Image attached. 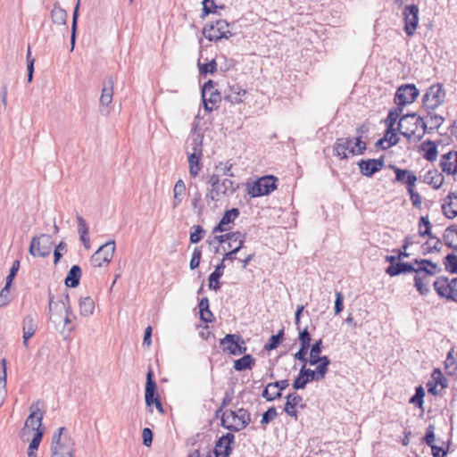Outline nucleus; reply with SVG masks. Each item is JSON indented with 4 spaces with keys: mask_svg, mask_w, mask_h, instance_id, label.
Masks as SVG:
<instances>
[{
    "mask_svg": "<svg viewBox=\"0 0 457 457\" xmlns=\"http://www.w3.org/2000/svg\"><path fill=\"white\" fill-rule=\"evenodd\" d=\"M426 114L420 115L416 112H409L403 115L398 122L397 129L400 134L408 140L415 136V132L419 127L422 129V133L417 136V140L422 139L423 136L428 133L431 134L438 129L445 121V118L435 113V110H425Z\"/></svg>",
    "mask_w": 457,
    "mask_h": 457,
    "instance_id": "nucleus-1",
    "label": "nucleus"
},
{
    "mask_svg": "<svg viewBox=\"0 0 457 457\" xmlns=\"http://www.w3.org/2000/svg\"><path fill=\"white\" fill-rule=\"evenodd\" d=\"M414 272L416 275L414 276V287L416 290L419 292L420 295H427L430 293V289L428 286H426L421 277L420 276L421 273L428 276H433V270H428V267H418L412 263L402 262V260L398 261L395 266L390 269V273L388 274L390 277H396L401 274L412 273Z\"/></svg>",
    "mask_w": 457,
    "mask_h": 457,
    "instance_id": "nucleus-2",
    "label": "nucleus"
},
{
    "mask_svg": "<svg viewBox=\"0 0 457 457\" xmlns=\"http://www.w3.org/2000/svg\"><path fill=\"white\" fill-rule=\"evenodd\" d=\"M206 183L211 186V189L206 194V198L212 201H218L220 196H231L239 188L237 182L230 179L220 180L218 174L208 175Z\"/></svg>",
    "mask_w": 457,
    "mask_h": 457,
    "instance_id": "nucleus-3",
    "label": "nucleus"
},
{
    "mask_svg": "<svg viewBox=\"0 0 457 457\" xmlns=\"http://www.w3.org/2000/svg\"><path fill=\"white\" fill-rule=\"evenodd\" d=\"M74 453V440L66 433L64 427L59 428L52 436V457H73Z\"/></svg>",
    "mask_w": 457,
    "mask_h": 457,
    "instance_id": "nucleus-4",
    "label": "nucleus"
},
{
    "mask_svg": "<svg viewBox=\"0 0 457 457\" xmlns=\"http://www.w3.org/2000/svg\"><path fill=\"white\" fill-rule=\"evenodd\" d=\"M277 177L273 175L262 176L257 179L252 185L246 184L247 194L252 198L268 195L277 189Z\"/></svg>",
    "mask_w": 457,
    "mask_h": 457,
    "instance_id": "nucleus-5",
    "label": "nucleus"
},
{
    "mask_svg": "<svg viewBox=\"0 0 457 457\" xmlns=\"http://www.w3.org/2000/svg\"><path fill=\"white\" fill-rule=\"evenodd\" d=\"M210 42H218L223 38H229L233 33L229 30V23L225 20L206 23L202 31Z\"/></svg>",
    "mask_w": 457,
    "mask_h": 457,
    "instance_id": "nucleus-6",
    "label": "nucleus"
},
{
    "mask_svg": "<svg viewBox=\"0 0 457 457\" xmlns=\"http://www.w3.org/2000/svg\"><path fill=\"white\" fill-rule=\"evenodd\" d=\"M49 303V320L54 323H61L62 320V313L65 312H71L70 296L68 293L62 295L57 301H54L51 290L48 292Z\"/></svg>",
    "mask_w": 457,
    "mask_h": 457,
    "instance_id": "nucleus-7",
    "label": "nucleus"
},
{
    "mask_svg": "<svg viewBox=\"0 0 457 457\" xmlns=\"http://www.w3.org/2000/svg\"><path fill=\"white\" fill-rule=\"evenodd\" d=\"M446 98V91L442 83L431 85L422 96V108L424 110H436L441 106Z\"/></svg>",
    "mask_w": 457,
    "mask_h": 457,
    "instance_id": "nucleus-8",
    "label": "nucleus"
},
{
    "mask_svg": "<svg viewBox=\"0 0 457 457\" xmlns=\"http://www.w3.org/2000/svg\"><path fill=\"white\" fill-rule=\"evenodd\" d=\"M433 287L440 298L457 303V278L449 279L440 276L434 281Z\"/></svg>",
    "mask_w": 457,
    "mask_h": 457,
    "instance_id": "nucleus-9",
    "label": "nucleus"
},
{
    "mask_svg": "<svg viewBox=\"0 0 457 457\" xmlns=\"http://www.w3.org/2000/svg\"><path fill=\"white\" fill-rule=\"evenodd\" d=\"M157 384L154 379V372L149 369L146 374V382L145 387V401L147 407L151 408L154 404L157 411L163 414L164 408L161 402L160 395L157 392Z\"/></svg>",
    "mask_w": 457,
    "mask_h": 457,
    "instance_id": "nucleus-10",
    "label": "nucleus"
},
{
    "mask_svg": "<svg viewBox=\"0 0 457 457\" xmlns=\"http://www.w3.org/2000/svg\"><path fill=\"white\" fill-rule=\"evenodd\" d=\"M54 245L50 235L41 234L31 238L29 253L34 257H47L52 252Z\"/></svg>",
    "mask_w": 457,
    "mask_h": 457,
    "instance_id": "nucleus-11",
    "label": "nucleus"
},
{
    "mask_svg": "<svg viewBox=\"0 0 457 457\" xmlns=\"http://www.w3.org/2000/svg\"><path fill=\"white\" fill-rule=\"evenodd\" d=\"M115 252V242L110 240L102 245L91 256L90 263L95 268H101L108 265L113 258Z\"/></svg>",
    "mask_w": 457,
    "mask_h": 457,
    "instance_id": "nucleus-12",
    "label": "nucleus"
},
{
    "mask_svg": "<svg viewBox=\"0 0 457 457\" xmlns=\"http://www.w3.org/2000/svg\"><path fill=\"white\" fill-rule=\"evenodd\" d=\"M192 153L188 155L189 174L191 177L195 178L200 170V159L203 154V139L199 136L193 138L191 143Z\"/></svg>",
    "mask_w": 457,
    "mask_h": 457,
    "instance_id": "nucleus-13",
    "label": "nucleus"
},
{
    "mask_svg": "<svg viewBox=\"0 0 457 457\" xmlns=\"http://www.w3.org/2000/svg\"><path fill=\"white\" fill-rule=\"evenodd\" d=\"M403 30L408 37H412L419 25V7L415 4L405 5L403 10Z\"/></svg>",
    "mask_w": 457,
    "mask_h": 457,
    "instance_id": "nucleus-14",
    "label": "nucleus"
},
{
    "mask_svg": "<svg viewBox=\"0 0 457 457\" xmlns=\"http://www.w3.org/2000/svg\"><path fill=\"white\" fill-rule=\"evenodd\" d=\"M420 95V90L414 84H404L400 86L395 95L396 105L405 106L412 104Z\"/></svg>",
    "mask_w": 457,
    "mask_h": 457,
    "instance_id": "nucleus-15",
    "label": "nucleus"
},
{
    "mask_svg": "<svg viewBox=\"0 0 457 457\" xmlns=\"http://www.w3.org/2000/svg\"><path fill=\"white\" fill-rule=\"evenodd\" d=\"M226 411H228V416L231 417L235 422L234 425L228 428L229 431L238 432L245 428L251 422V414L245 408H239L236 411L227 410Z\"/></svg>",
    "mask_w": 457,
    "mask_h": 457,
    "instance_id": "nucleus-16",
    "label": "nucleus"
},
{
    "mask_svg": "<svg viewBox=\"0 0 457 457\" xmlns=\"http://www.w3.org/2000/svg\"><path fill=\"white\" fill-rule=\"evenodd\" d=\"M385 166V160L383 156L378 159H367L358 162V167L361 175L371 178L375 173L381 170Z\"/></svg>",
    "mask_w": 457,
    "mask_h": 457,
    "instance_id": "nucleus-17",
    "label": "nucleus"
},
{
    "mask_svg": "<svg viewBox=\"0 0 457 457\" xmlns=\"http://www.w3.org/2000/svg\"><path fill=\"white\" fill-rule=\"evenodd\" d=\"M235 442V436L232 433H227L221 436L215 444L213 453L215 457H229L232 453V445Z\"/></svg>",
    "mask_w": 457,
    "mask_h": 457,
    "instance_id": "nucleus-18",
    "label": "nucleus"
},
{
    "mask_svg": "<svg viewBox=\"0 0 457 457\" xmlns=\"http://www.w3.org/2000/svg\"><path fill=\"white\" fill-rule=\"evenodd\" d=\"M419 236L421 237H428L429 239H434L435 244L432 245L433 252H439L442 247V241L439 237H436L432 231V225L428 220V216H421L419 220Z\"/></svg>",
    "mask_w": 457,
    "mask_h": 457,
    "instance_id": "nucleus-19",
    "label": "nucleus"
},
{
    "mask_svg": "<svg viewBox=\"0 0 457 457\" xmlns=\"http://www.w3.org/2000/svg\"><path fill=\"white\" fill-rule=\"evenodd\" d=\"M286 403L284 405V411L295 420H298V411L296 408L305 407V403H302L303 397L297 393H291L286 396Z\"/></svg>",
    "mask_w": 457,
    "mask_h": 457,
    "instance_id": "nucleus-20",
    "label": "nucleus"
},
{
    "mask_svg": "<svg viewBox=\"0 0 457 457\" xmlns=\"http://www.w3.org/2000/svg\"><path fill=\"white\" fill-rule=\"evenodd\" d=\"M442 171L447 175L457 174V151H450L442 155L440 160Z\"/></svg>",
    "mask_w": 457,
    "mask_h": 457,
    "instance_id": "nucleus-21",
    "label": "nucleus"
},
{
    "mask_svg": "<svg viewBox=\"0 0 457 457\" xmlns=\"http://www.w3.org/2000/svg\"><path fill=\"white\" fill-rule=\"evenodd\" d=\"M240 212L237 208H231L230 210H227L219 223L213 228L212 233H222L226 231L228 228L227 225L234 222V220L239 216Z\"/></svg>",
    "mask_w": 457,
    "mask_h": 457,
    "instance_id": "nucleus-22",
    "label": "nucleus"
},
{
    "mask_svg": "<svg viewBox=\"0 0 457 457\" xmlns=\"http://www.w3.org/2000/svg\"><path fill=\"white\" fill-rule=\"evenodd\" d=\"M441 208L443 214L447 219L453 220L457 217V194L449 192Z\"/></svg>",
    "mask_w": 457,
    "mask_h": 457,
    "instance_id": "nucleus-23",
    "label": "nucleus"
},
{
    "mask_svg": "<svg viewBox=\"0 0 457 457\" xmlns=\"http://www.w3.org/2000/svg\"><path fill=\"white\" fill-rule=\"evenodd\" d=\"M114 79L112 76H106L103 81V88L100 96L102 106H109L112 101Z\"/></svg>",
    "mask_w": 457,
    "mask_h": 457,
    "instance_id": "nucleus-24",
    "label": "nucleus"
},
{
    "mask_svg": "<svg viewBox=\"0 0 457 457\" xmlns=\"http://www.w3.org/2000/svg\"><path fill=\"white\" fill-rule=\"evenodd\" d=\"M239 340V334H227L223 338L220 339V346L224 353L234 356Z\"/></svg>",
    "mask_w": 457,
    "mask_h": 457,
    "instance_id": "nucleus-25",
    "label": "nucleus"
},
{
    "mask_svg": "<svg viewBox=\"0 0 457 457\" xmlns=\"http://www.w3.org/2000/svg\"><path fill=\"white\" fill-rule=\"evenodd\" d=\"M245 238H246V234L239 231V236H235L232 240V247L233 248L229 252H227L224 254L223 259L228 260L231 262L236 260L237 253L241 249H243L245 247Z\"/></svg>",
    "mask_w": 457,
    "mask_h": 457,
    "instance_id": "nucleus-26",
    "label": "nucleus"
},
{
    "mask_svg": "<svg viewBox=\"0 0 457 457\" xmlns=\"http://www.w3.org/2000/svg\"><path fill=\"white\" fill-rule=\"evenodd\" d=\"M225 261L224 259L216 265L214 270L209 275V288L211 290L218 291L220 288V278L223 276L224 269H225Z\"/></svg>",
    "mask_w": 457,
    "mask_h": 457,
    "instance_id": "nucleus-27",
    "label": "nucleus"
},
{
    "mask_svg": "<svg viewBox=\"0 0 457 457\" xmlns=\"http://www.w3.org/2000/svg\"><path fill=\"white\" fill-rule=\"evenodd\" d=\"M30 411L31 412L25 421V427L31 428L36 432L37 429H41L43 412L38 408H35L34 404L31 405Z\"/></svg>",
    "mask_w": 457,
    "mask_h": 457,
    "instance_id": "nucleus-28",
    "label": "nucleus"
},
{
    "mask_svg": "<svg viewBox=\"0 0 457 457\" xmlns=\"http://www.w3.org/2000/svg\"><path fill=\"white\" fill-rule=\"evenodd\" d=\"M389 167L395 174V182L405 185L407 188L409 179L414 178L415 183L417 182L418 178L413 171L407 169H401L395 165H390Z\"/></svg>",
    "mask_w": 457,
    "mask_h": 457,
    "instance_id": "nucleus-29",
    "label": "nucleus"
},
{
    "mask_svg": "<svg viewBox=\"0 0 457 457\" xmlns=\"http://www.w3.org/2000/svg\"><path fill=\"white\" fill-rule=\"evenodd\" d=\"M353 140L350 137L337 138L334 145L335 155L339 156L341 159H346L348 156L346 151L350 153V148L353 147Z\"/></svg>",
    "mask_w": 457,
    "mask_h": 457,
    "instance_id": "nucleus-30",
    "label": "nucleus"
},
{
    "mask_svg": "<svg viewBox=\"0 0 457 457\" xmlns=\"http://www.w3.org/2000/svg\"><path fill=\"white\" fill-rule=\"evenodd\" d=\"M443 239L445 242V245L453 249L454 251H457V225L452 224L449 227H447L443 234Z\"/></svg>",
    "mask_w": 457,
    "mask_h": 457,
    "instance_id": "nucleus-31",
    "label": "nucleus"
},
{
    "mask_svg": "<svg viewBox=\"0 0 457 457\" xmlns=\"http://www.w3.org/2000/svg\"><path fill=\"white\" fill-rule=\"evenodd\" d=\"M81 274V268L79 265L75 264L71 266L64 279L66 287L71 288L77 287L79 285Z\"/></svg>",
    "mask_w": 457,
    "mask_h": 457,
    "instance_id": "nucleus-32",
    "label": "nucleus"
},
{
    "mask_svg": "<svg viewBox=\"0 0 457 457\" xmlns=\"http://www.w3.org/2000/svg\"><path fill=\"white\" fill-rule=\"evenodd\" d=\"M444 179V176L437 170H429L424 176V182L436 190L442 187Z\"/></svg>",
    "mask_w": 457,
    "mask_h": 457,
    "instance_id": "nucleus-33",
    "label": "nucleus"
},
{
    "mask_svg": "<svg viewBox=\"0 0 457 457\" xmlns=\"http://www.w3.org/2000/svg\"><path fill=\"white\" fill-rule=\"evenodd\" d=\"M245 90L238 84L229 86V92L225 96V100L232 104L243 102L242 96L245 95Z\"/></svg>",
    "mask_w": 457,
    "mask_h": 457,
    "instance_id": "nucleus-34",
    "label": "nucleus"
},
{
    "mask_svg": "<svg viewBox=\"0 0 457 457\" xmlns=\"http://www.w3.org/2000/svg\"><path fill=\"white\" fill-rule=\"evenodd\" d=\"M0 367V408L3 406L5 395H6V383H7V372H6V360H1Z\"/></svg>",
    "mask_w": 457,
    "mask_h": 457,
    "instance_id": "nucleus-35",
    "label": "nucleus"
},
{
    "mask_svg": "<svg viewBox=\"0 0 457 457\" xmlns=\"http://www.w3.org/2000/svg\"><path fill=\"white\" fill-rule=\"evenodd\" d=\"M424 151L423 157L429 162H434L437 157V146L434 141L427 140L421 144Z\"/></svg>",
    "mask_w": 457,
    "mask_h": 457,
    "instance_id": "nucleus-36",
    "label": "nucleus"
},
{
    "mask_svg": "<svg viewBox=\"0 0 457 457\" xmlns=\"http://www.w3.org/2000/svg\"><path fill=\"white\" fill-rule=\"evenodd\" d=\"M255 364V359L251 354H245L243 357L234 361V369L237 371L251 370Z\"/></svg>",
    "mask_w": 457,
    "mask_h": 457,
    "instance_id": "nucleus-37",
    "label": "nucleus"
},
{
    "mask_svg": "<svg viewBox=\"0 0 457 457\" xmlns=\"http://www.w3.org/2000/svg\"><path fill=\"white\" fill-rule=\"evenodd\" d=\"M220 94L218 90L211 91L210 96H205V101L202 99L204 108L207 112H211L217 104L220 102Z\"/></svg>",
    "mask_w": 457,
    "mask_h": 457,
    "instance_id": "nucleus-38",
    "label": "nucleus"
},
{
    "mask_svg": "<svg viewBox=\"0 0 457 457\" xmlns=\"http://www.w3.org/2000/svg\"><path fill=\"white\" fill-rule=\"evenodd\" d=\"M79 312L82 316L87 317L93 314L95 310L94 300L90 296L81 297L79 299Z\"/></svg>",
    "mask_w": 457,
    "mask_h": 457,
    "instance_id": "nucleus-39",
    "label": "nucleus"
},
{
    "mask_svg": "<svg viewBox=\"0 0 457 457\" xmlns=\"http://www.w3.org/2000/svg\"><path fill=\"white\" fill-rule=\"evenodd\" d=\"M235 236H239V231L229 232V233H226L224 235H216L212 238L208 239L207 243L210 245H212L213 244H216V243L219 244V245H222L226 241L228 240L229 242L228 243V246L229 248H232V240H233Z\"/></svg>",
    "mask_w": 457,
    "mask_h": 457,
    "instance_id": "nucleus-40",
    "label": "nucleus"
},
{
    "mask_svg": "<svg viewBox=\"0 0 457 457\" xmlns=\"http://www.w3.org/2000/svg\"><path fill=\"white\" fill-rule=\"evenodd\" d=\"M414 187H415L414 178L409 179L407 191H408V194L410 195V199L411 201L412 205L415 208L420 209L421 207L422 197L418 192H416L414 190Z\"/></svg>",
    "mask_w": 457,
    "mask_h": 457,
    "instance_id": "nucleus-41",
    "label": "nucleus"
},
{
    "mask_svg": "<svg viewBox=\"0 0 457 457\" xmlns=\"http://www.w3.org/2000/svg\"><path fill=\"white\" fill-rule=\"evenodd\" d=\"M51 18L55 24L66 25L67 12L56 4L51 12Z\"/></svg>",
    "mask_w": 457,
    "mask_h": 457,
    "instance_id": "nucleus-42",
    "label": "nucleus"
},
{
    "mask_svg": "<svg viewBox=\"0 0 457 457\" xmlns=\"http://www.w3.org/2000/svg\"><path fill=\"white\" fill-rule=\"evenodd\" d=\"M393 252L395 253L396 255H386L385 257V261L389 263L386 269V273L387 275L390 273V269L395 266L398 261L402 260L403 258H408L411 255L409 253L402 252V250H393Z\"/></svg>",
    "mask_w": 457,
    "mask_h": 457,
    "instance_id": "nucleus-43",
    "label": "nucleus"
},
{
    "mask_svg": "<svg viewBox=\"0 0 457 457\" xmlns=\"http://www.w3.org/2000/svg\"><path fill=\"white\" fill-rule=\"evenodd\" d=\"M186 192V185L182 179H179L173 188V208H177L181 201V195Z\"/></svg>",
    "mask_w": 457,
    "mask_h": 457,
    "instance_id": "nucleus-44",
    "label": "nucleus"
},
{
    "mask_svg": "<svg viewBox=\"0 0 457 457\" xmlns=\"http://www.w3.org/2000/svg\"><path fill=\"white\" fill-rule=\"evenodd\" d=\"M404 106L396 105L395 108L391 109L388 112L387 117L385 120L386 126L388 128V130L390 131L392 129V127L395 126V124L397 121V119L399 118L400 114L402 113Z\"/></svg>",
    "mask_w": 457,
    "mask_h": 457,
    "instance_id": "nucleus-45",
    "label": "nucleus"
},
{
    "mask_svg": "<svg viewBox=\"0 0 457 457\" xmlns=\"http://www.w3.org/2000/svg\"><path fill=\"white\" fill-rule=\"evenodd\" d=\"M202 5H203L202 13H201L202 19H204L209 14L217 13L218 8H220V9L224 8L223 5L218 6L215 4V0H203Z\"/></svg>",
    "mask_w": 457,
    "mask_h": 457,
    "instance_id": "nucleus-46",
    "label": "nucleus"
},
{
    "mask_svg": "<svg viewBox=\"0 0 457 457\" xmlns=\"http://www.w3.org/2000/svg\"><path fill=\"white\" fill-rule=\"evenodd\" d=\"M301 370L303 372V375L305 377L308 383H311L312 381H320L323 378H325V375H323L319 370L316 368L315 370H311L304 368V365H302Z\"/></svg>",
    "mask_w": 457,
    "mask_h": 457,
    "instance_id": "nucleus-47",
    "label": "nucleus"
},
{
    "mask_svg": "<svg viewBox=\"0 0 457 457\" xmlns=\"http://www.w3.org/2000/svg\"><path fill=\"white\" fill-rule=\"evenodd\" d=\"M43 435H44V431L42 429H37V431L34 433V436L29 443V448H28L29 457L33 456L35 451H37L38 449L39 445L43 438Z\"/></svg>",
    "mask_w": 457,
    "mask_h": 457,
    "instance_id": "nucleus-48",
    "label": "nucleus"
},
{
    "mask_svg": "<svg viewBox=\"0 0 457 457\" xmlns=\"http://www.w3.org/2000/svg\"><path fill=\"white\" fill-rule=\"evenodd\" d=\"M284 339V329H280L276 335H272L268 343L265 344L264 349L271 351L279 346Z\"/></svg>",
    "mask_w": 457,
    "mask_h": 457,
    "instance_id": "nucleus-49",
    "label": "nucleus"
},
{
    "mask_svg": "<svg viewBox=\"0 0 457 457\" xmlns=\"http://www.w3.org/2000/svg\"><path fill=\"white\" fill-rule=\"evenodd\" d=\"M454 349L452 348L446 356L445 361V370L448 375H453L457 370V361L453 356Z\"/></svg>",
    "mask_w": 457,
    "mask_h": 457,
    "instance_id": "nucleus-50",
    "label": "nucleus"
},
{
    "mask_svg": "<svg viewBox=\"0 0 457 457\" xmlns=\"http://www.w3.org/2000/svg\"><path fill=\"white\" fill-rule=\"evenodd\" d=\"M205 229L201 225H194L191 228L189 241L191 244L199 243L205 236Z\"/></svg>",
    "mask_w": 457,
    "mask_h": 457,
    "instance_id": "nucleus-51",
    "label": "nucleus"
},
{
    "mask_svg": "<svg viewBox=\"0 0 457 457\" xmlns=\"http://www.w3.org/2000/svg\"><path fill=\"white\" fill-rule=\"evenodd\" d=\"M425 390L422 386L415 387L414 395L410 398L409 403L419 408H422L424 403Z\"/></svg>",
    "mask_w": 457,
    "mask_h": 457,
    "instance_id": "nucleus-52",
    "label": "nucleus"
},
{
    "mask_svg": "<svg viewBox=\"0 0 457 457\" xmlns=\"http://www.w3.org/2000/svg\"><path fill=\"white\" fill-rule=\"evenodd\" d=\"M444 264L448 272L457 274V255L455 253H448L444 258Z\"/></svg>",
    "mask_w": 457,
    "mask_h": 457,
    "instance_id": "nucleus-53",
    "label": "nucleus"
},
{
    "mask_svg": "<svg viewBox=\"0 0 457 457\" xmlns=\"http://www.w3.org/2000/svg\"><path fill=\"white\" fill-rule=\"evenodd\" d=\"M200 75L206 76L207 74H213L217 71V62L214 59L206 63H201L200 60L197 62Z\"/></svg>",
    "mask_w": 457,
    "mask_h": 457,
    "instance_id": "nucleus-54",
    "label": "nucleus"
},
{
    "mask_svg": "<svg viewBox=\"0 0 457 457\" xmlns=\"http://www.w3.org/2000/svg\"><path fill=\"white\" fill-rule=\"evenodd\" d=\"M79 0L78 1L72 13V23H71V51L74 48L75 41H76V32H77V24L79 18Z\"/></svg>",
    "mask_w": 457,
    "mask_h": 457,
    "instance_id": "nucleus-55",
    "label": "nucleus"
},
{
    "mask_svg": "<svg viewBox=\"0 0 457 457\" xmlns=\"http://www.w3.org/2000/svg\"><path fill=\"white\" fill-rule=\"evenodd\" d=\"M361 138V136H356L355 145L350 148V154L352 155L363 154L367 149V145Z\"/></svg>",
    "mask_w": 457,
    "mask_h": 457,
    "instance_id": "nucleus-56",
    "label": "nucleus"
},
{
    "mask_svg": "<svg viewBox=\"0 0 457 457\" xmlns=\"http://www.w3.org/2000/svg\"><path fill=\"white\" fill-rule=\"evenodd\" d=\"M37 328V324L36 322L35 318L30 314L25 316L22 321V330L32 332L35 334Z\"/></svg>",
    "mask_w": 457,
    "mask_h": 457,
    "instance_id": "nucleus-57",
    "label": "nucleus"
},
{
    "mask_svg": "<svg viewBox=\"0 0 457 457\" xmlns=\"http://www.w3.org/2000/svg\"><path fill=\"white\" fill-rule=\"evenodd\" d=\"M277 416L278 412L274 406L268 408V410L262 413L261 420L262 426L265 427L270 422H271Z\"/></svg>",
    "mask_w": 457,
    "mask_h": 457,
    "instance_id": "nucleus-58",
    "label": "nucleus"
},
{
    "mask_svg": "<svg viewBox=\"0 0 457 457\" xmlns=\"http://www.w3.org/2000/svg\"><path fill=\"white\" fill-rule=\"evenodd\" d=\"M296 328L298 330V340L300 345L311 346L312 336L308 330V327H305L304 328L298 327Z\"/></svg>",
    "mask_w": 457,
    "mask_h": 457,
    "instance_id": "nucleus-59",
    "label": "nucleus"
},
{
    "mask_svg": "<svg viewBox=\"0 0 457 457\" xmlns=\"http://www.w3.org/2000/svg\"><path fill=\"white\" fill-rule=\"evenodd\" d=\"M202 258V250L201 247L196 246L194 248V251L192 253L191 260L189 262V267L191 270H195L199 267L200 262Z\"/></svg>",
    "mask_w": 457,
    "mask_h": 457,
    "instance_id": "nucleus-60",
    "label": "nucleus"
},
{
    "mask_svg": "<svg viewBox=\"0 0 457 457\" xmlns=\"http://www.w3.org/2000/svg\"><path fill=\"white\" fill-rule=\"evenodd\" d=\"M433 381L438 386H441L442 388H445L447 386V379L443 375L440 369L436 368L434 369L432 375H431Z\"/></svg>",
    "mask_w": 457,
    "mask_h": 457,
    "instance_id": "nucleus-61",
    "label": "nucleus"
},
{
    "mask_svg": "<svg viewBox=\"0 0 457 457\" xmlns=\"http://www.w3.org/2000/svg\"><path fill=\"white\" fill-rule=\"evenodd\" d=\"M67 252V245L63 241H61L54 250V263L56 265L63 253Z\"/></svg>",
    "mask_w": 457,
    "mask_h": 457,
    "instance_id": "nucleus-62",
    "label": "nucleus"
},
{
    "mask_svg": "<svg viewBox=\"0 0 457 457\" xmlns=\"http://www.w3.org/2000/svg\"><path fill=\"white\" fill-rule=\"evenodd\" d=\"M308 381L306 380L305 377L303 375L302 370H300L298 375L295 377V378L293 381L292 386L295 390H302L306 387L308 385Z\"/></svg>",
    "mask_w": 457,
    "mask_h": 457,
    "instance_id": "nucleus-63",
    "label": "nucleus"
},
{
    "mask_svg": "<svg viewBox=\"0 0 457 457\" xmlns=\"http://www.w3.org/2000/svg\"><path fill=\"white\" fill-rule=\"evenodd\" d=\"M423 442L428 446L434 445L435 443V426L433 424H429L426 428L425 435L423 436Z\"/></svg>",
    "mask_w": 457,
    "mask_h": 457,
    "instance_id": "nucleus-64",
    "label": "nucleus"
}]
</instances>
